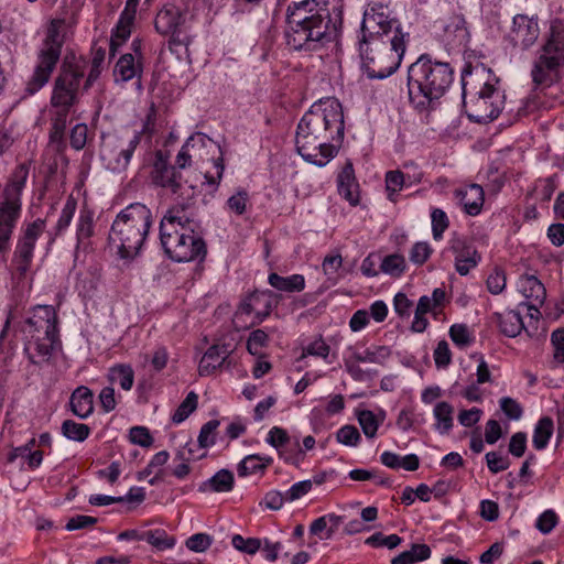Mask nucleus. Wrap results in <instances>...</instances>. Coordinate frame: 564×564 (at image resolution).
Returning <instances> with one entry per match:
<instances>
[{
  "mask_svg": "<svg viewBox=\"0 0 564 564\" xmlns=\"http://www.w3.org/2000/svg\"><path fill=\"white\" fill-rule=\"evenodd\" d=\"M445 32L454 35L459 44H465L469 40V32L466 26V20L463 15H454L445 26Z\"/></svg>",
  "mask_w": 564,
  "mask_h": 564,
  "instance_id": "obj_36",
  "label": "nucleus"
},
{
  "mask_svg": "<svg viewBox=\"0 0 564 564\" xmlns=\"http://www.w3.org/2000/svg\"><path fill=\"white\" fill-rule=\"evenodd\" d=\"M454 80V69L449 63L421 55L408 69L410 102L419 111H427L448 90Z\"/></svg>",
  "mask_w": 564,
  "mask_h": 564,
  "instance_id": "obj_4",
  "label": "nucleus"
},
{
  "mask_svg": "<svg viewBox=\"0 0 564 564\" xmlns=\"http://www.w3.org/2000/svg\"><path fill=\"white\" fill-rule=\"evenodd\" d=\"M285 40L290 48L315 50L334 41L341 28V12L332 17L325 2L293 1L286 9Z\"/></svg>",
  "mask_w": 564,
  "mask_h": 564,
  "instance_id": "obj_2",
  "label": "nucleus"
},
{
  "mask_svg": "<svg viewBox=\"0 0 564 564\" xmlns=\"http://www.w3.org/2000/svg\"><path fill=\"white\" fill-rule=\"evenodd\" d=\"M330 351V347L324 341L323 338L315 339L310 343L304 349L301 358L306 356H315L321 357L323 359H327Z\"/></svg>",
  "mask_w": 564,
  "mask_h": 564,
  "instance_id": "obj_56",
  "label": "nucleus"
},
{
  "mask_svg": "<svg viewBox=\"0 0 564 564\" xmlns=\"http://www.w3.org/2000/svg\"><path fill=\"white\" fill-rule=\"evenodd\" d=\"M527 449V434L524 432L514 433L509 442L508 451L514 457H522Z\"/></svg>",
  "mask_w": 564,
  "mask_h": 564,
  "instance_id": "obj_61",
  "label": "nucleus"
},
{
  "mask_svg": "<svg viewBox=\"0 0 564 564\" xmlns=\"http://www.w3.org/2000/svg\"><path fill=\"white\" fill-rule=\"evenodd\" d=\"M486 464L490 473L498 474L509 468L510 459L498 452H488L485 455Z\"/></svg>",
  "mask_w": 564,
  "mask_h": 564,
  "instance_id": "obj_51",
  "label": "nucleus"
},
{
  "mask_svg": "<svg viewBox=\"0 0 564 564\" xmlns=\"http://www.w3.org/2000/svg\"><path fill=\"white\" fill-rule=\"evenodd\" d=\"M142 132H137L133 138L126 144H120L117 140H109L101 144L100 160L105 167L113 173L124 172L134 150L141 142Z\"/></svg>",
  "mask_w": 564,
  "mask_h": 564,
  "instance_id": "obj_14",
  "label": "nucleus"
},
{
  "mask_svg": "<svg viewBox=\"0 0 564 564\" xmlns=\"http://www.w3.org/2000/svg\"><path fill=\"white\" fill-rule=\"evenodd\" d=\"M84 77L83 69L75 64L64 62L55 78L50 100V141L57 150L65 147L64 137L68 118L75 112L74 106L79 99V86Z\"/></svg>",
  "mask_w": 564,
  "mask_h": 564,
  "instance_id": "obj_5",
  "label": "nucleus"
},
{
  "mask_svg": "<svg viewBox=\"0 0 564 564\" xmlns=\"http://www.w3.org/2000/svg\"><path fill=\"white\" fill-rule=\"evenodd\" d=\"M268 281L272 288L281 292H301L305 288V279L302 274L281 276L278 273H271Z\"/></svg>",
  "mask_w": 564,
  "mask_h": 564,
  "instance_id": "obj_27",
  "label": "nucleus"
},
{
  "mask_svg": "<svg viewBox=\"0 0 564 564\" xmlns=\"http://www.w3.org/2000/svg\"><path fill=\"white\" fill-rule=\"evenodd\" d=\"M454 195L459 200L466 214L477 216L481 212L485 202V192L480 185H466L455 189Z\"/></svg>",
  "mask_w": 564,
  "mask_h": 564,
  "instance_id": "obj_20",
  "label": "nucleus"
},
{
  "mask_svg": "<svg viewBox=\"0 0 564 564\" xmlns=\"http://www.w3.org/2000/svg\"><path fill=\"white\" fill-rule=\"evenodd\" d=\"M358 422L361 426L364 434L368 438H373L376 436L378 427L380 425V422L372 411H370V410L360 411L358 413Z\"/></svg>",
  "mask_w": 564,
  "mask_h": 564,
  "instance_id": "obj_44",
  "label": "nucleus"
},
{
  "mask_svg": "<svg viewBox=\"0 0 564 564\" xmlns=\"http://www.w3.org/2000/svg\"><path fill=\"white\" fill-rule=\"evenodd\" d=\"M539 35L540 28L538 18H530L525 14H517L513 17L510 36L514 46L527 50L536 42Z\"/></svg>",
  "mask_w": 564,
  "mask_h": 564,
  "instance_id": "obj_17",
  "label": "nucleus"
},
{
  "mask_svg": "<svg viewBox=\"0 0 564 564\" xmlns=\"http://www.w3.org/2000/svg\"><path fill=\"white\" fill-rule=\"evenodd\" d=\"M553 359L556 364H564V328H557L551 334Z\"/></svg>",
  "mask_w": 564,
  "mask_h": 564,
  "instance_id": "obj_54",
  "label": "nucleus"
},
{
  "mask_svg": "<svg viewBox=\"0 0 564 564\" xmlns=\"http://www.w3.org/2000/svg\"><path fill=\"white\" fill-rule=\"evenodd\" d=\"M401 541L402 540L398 534H390L388 536H384L381 532H376L375 534L367 538L365 543L373 547L386 546L392 550L397 547L401 543Z\"/></svg>",
  "mask_w": 564,
  "mask_h": 564,
  "instance_id": "obj_49",
  "label": "nucleus"
},
{
  "mask_svg": "<svg viewBox=\"0 0 564 564\" xmlns=\"http://www.w3.org/2000/svg\"><path fill=\"white\" fill-rule=\"evenodd\" d=\"M142 541L148 542L158 551L172 549L175 545V538L169 535L163 529L143 531Z\"/></svg>",
  "mask_w": 564,
  "mask_h": 564,
  "instance_id": "obj_33",
  "label": "nucleus"
},
{
  "mask_svg": "<svg viewBox=\"0 0 564 564\" xmlns=\"http://www.w3.org/2000/svg\"><path fill=\"white\" fill-rule=\"evenodd\" d=\"M271 463V457H261L257 454L249 455L239 463L237 471L240 477H246L258 471H263Z\"/></svg>",
  "mask_w": 564,
  "mask_h": 564,
  "instance_id": "obj_31",
  "label": "nucleus"
},
{
  "mask_svg": "<svg viewBox=\"0 0 564 564\" xmlns=\"http://www.w3.org/2000/svg\"><path fill=\"white\" fill-rule=\"evenodd\" d=\"M153 224L151 209L142 203H132L115 218L109 243L122 259H132L141 250Z\"/></svg>",
  "mask_w": 564,
  "mask_h": 564,
  "instance_id": "obj_6",
  "label": "nucleus"
},
{
  "mask_svg": "<svg viewBox=\"0 0 564 564\" xmlns=\"http://www.w3.org/2000/svg\"><path fill=\"white\" fill-rule=\"evenodd\" d=\"M229 355L230 349L226 345L210 346L200 359L198 366L199 375L209 376L224 364Z\"/></svg>",
  "mask_w": 564,
  "mask_h": 564,
  "instance_id": "obj_22",
  "label": "nucleus"
},
{
  "mask_svg": "<svg viewBox=\"0 0 564 564\" xmlns=\"http://www.w3.org/2000/svg\"><path fill=\"white\" fill-rule=\"evenodd\" d=\"M219 425V420H210L200 427L197 438L198 446L200 448H208L215 444L216 433Z\"/></svg>",
  "mask_w": 564,
  "mask_h": 564,
  "instance_id": "obj_42",
  "label": "nucleus"
},
{
  "mask_svg": "<svg viewBox=\"0 0 564 564\" xmlns=\"http://www.w3.org/2000/svg\"><path fill=\"white\" fill-rule=\"evenodd\" d=\"M499 405L501 411L506 414V416L510 420L517 421L520 420L523 414V409L518 401L512 399L511 397H502L499 400Z\"/></svg>",
  "mask_w": 564,
  "mask_h": 564,
  "instance_id": "obj_52",
  "label": "nucleus"
},
{
  "mask_svg": "<svg viewBox=\"0 0 564 564\" xmlns=\"http://www.w3.org/2000/svg\"><path fill=\"white\" fill-rule=\"evenodd\" d=\"M405 34L401 30L392 36L361 39L359 44L362 68L370 79H383L399 67L405 52Z\"/></svg>",
  "mask_w": 564,
  "mask_h": 564,
  "instance_id": "obj_8",
  "label": "nucleus"
},
{
  "mask_svg": "<svg viewBox=\"0 0 564 564\" xmlns=\"http://www.w3.org/2000/svg\"><path fill=\"white\" fill-rule=\"evenodd\" d=\"M181 12L173 4L163 7L154 20L155 30L162 35H173L180 25Z\"/></svg>",
  "mask_w": 564,
  "mask_h": 564,
  "instance_id": "obj_23",
  "label": "nucleus"
},
{
  "mask_svg": "<svg viewBox=\"0 0 564 564\" xmlns=\"http://www.w3.org/2000/svg\"><path fill=\"white\" fill-rule=\"evenodd\" d=\"M400 29L397 19L391 18L388 7L380 2H373L368 6L364 12L361 22V39L392 36Z\"/></svg>",
  "mask_w": 564,
  "mask_h": 564,
  "instance_id": "obj_13",
  "label": "nucleus"
},
{
  "mask_svg": "<svg viewBox=\"0 0 564 564\" xmlns=\"http://www.w3.org/2000/svg\"><path fill=\"white\" fill-rule=\"evenodd\" d=\"M404 185V174L397 171H389L386 174V191L388 198L391 202H395V195L402 189Z\"/></svg>",
  "mask_w": 564,
  "mask_h": 564,
  "instance_id": "obj_45",
  "label": "nucleus"
},
{
  "mask_svg": "<svg viewBox=\"0 0 564 564\" xmlns=\"http://www.w3.org/2000/svg\"><path fill=\"white\" fill-rule=\"evenodd\" d=\"M151 178L153 184L169 189L178 197L192 199L195 196L196 185L184 180L177 169L167 163L161 151L156 153Z\"/></svg>",
  "mask_w": 564,
  "mask_h": 564,
  "instance_id": "obj_12",
  "label": "nucleus"
},
{
  "mask_svg": "<svg viewBox=\"0 0 564 564\" xmlns=\"http://www.w3.org/2000/svg\"><path fill=\"white\" fill-rule=\"evenodd\" d=\"M212 545V538L206 533H196L186 540V546L194 552H205Z\"/></svg>",
  "mask_w": 564,
  "mask_h": 564,
  "instance_id": "obj_63",
  "label": "nucleus"
},
{
  "mask_svg": "<svg viewBox=\"0 0 564 564\" xmlns=\"http://www.w3.org/2000/svg\"><path fill=\"white\" fill-rule=\"evenodd\" d=\"M197 400V394L191 391L172 415L173 423L180 424L185 421L196 410Z\"/></svg>",
  "mask_w": 564,
  "mask_h": 564,
  "instance_id": "obj_40",
  "label": "nucleus"
},
{
  "mask_svg": "<svg viewBox=\"0 0 564 564\" xmlns=\"http://www.w3.org/2000/svg\"><path fill=\"white\" fill-rule=\"evenodd\" d=\"M108 378L112 383H119L121 389L131 390L134 381V371L130 365H116L109 369Z\"/></svg>",
  "mask_w": 564,
  "mask_h": 564,
  "instance_id": "obj_32",
  "label": "nucleus"
},
{
  "mask_svg": "<svg viewBox=\"0 0 564 564\" xmlns=\"http://www.w3.org/2000/svg\"><path fill=\"white\" fill-rule=\"evenodd\" d=\"M94 231L93 216L89 212L80 213L77 224V238L84 240L89 238Z\"/></svg>",
  "mask_w": 564,
  "mask_h": 564,
  "instance_id": "obj_60",
  "label": "nucleus"
},
{
  "mask_svg": "<svg viewBox=\"0 0 564 564\" xmlns=\"http://www.w3.org/2000/svg\"><path fill=\"white\" fill-rule=\"evenodd\" d=\"M77 207V202L73 196H69L61 212L59 218L55 227V235H61L69 225L74 217Z\"/></svg>",
  "mask_w": 564,
  "mask_h": 564,
  "instance_id": "obj_43",
  "label": "nucleus"
},
{
  "mask_svg": "<svg viewBox=\"0 0 564 564\" xmlns=\"http://www.w3.org/2000/svg\"><path fill=\"white\" fill-rule=\"evenodd\" d=\"M30 164H18L10 173L0 195V252L8 247L13 228L21 214V195L29 177Z\"/></svg>",
  "mask_w": 564,
  "mask_h": 564,
  "instance_id": "obj_9",
  "label": "nucleus"
},
{
  "mask_svg": "<svg viewBox=\"0 0 564 564\" xmlns=\"http://www.w3.org/2000/svg\"><path fill=\"white\" fill-rule=\"evenodd\" d=\"M210 141L205 134L196 133L191 135L184 145L181 148L177 156H176V169H185L191 163V153L189 149H195L196 147H205L206 143Z\"/></svg>",
  "mask_w": 564,
  "mask_h": 564,
  "instance_id": "obj_30",
  "label": "nucleus"
},
{
  "mask_svg": "<svg viewBox=\"0 0 564 564\" xmlns=\"http://www.w3.org/2000/svg\"><path fill=\"white\" fill-rule=\"evenodd\" d=\"M391 351L386 346H379L375 349H366L364 352H352V358L358 362H371V364H382L387 358H389Z\"/></svg>",
  "mask_w": 564,
  "mask_h": 564,
  "instance_id": "obj_38",
  "label": "nucleus"
},
{
  "mask_svg": "<svg viewBox=\"0 0 564 564\" xmlns=\"http://www.w3.org/2000/svg\"><path fill=\"white\" fill-rule=\"evenodd\" d=\"M141 73V67L135 64L134 56L130 53L123 54L117 62L113 76L116 82H128Z\"/></svg>",
  "mask_w": 564,
  "mask_h": 564,
  "instance_id": "obj_28",
  "label": "nucleus"
},
{
  "mask_svg": "<svg viewBox=\"0 0 564 564\" xmlns=\"http://www.w3.org/2000/svg\"><path fill=\"white\" fill-rule=\"evenodd\" d=\"M249 195L246 189H239L235 195L230 196L227 200L229 209L237 215H242L246 212Z\"/></svg>",
  "mask_w": 564,
  "mask_h": 564,
  "instance_id": "obj_58",
  "label": "nucleus"
},
{
  "mask_svg": "<svg viewBox=\"0 0 564 564\" xmlns=\"http://www.w3.org/2000/svg\"><path fill=\"white\" fill-rule=\"evenodd\" d=\"M33 250L34 245L24 241L19 242L15 250L14 261L17 263V270L21 274H24L29 270L33 258Z\"/></svg>",
  "mask_w": 564,
  "mask_h": 564,
  "instance_id": "obj_39",
  "label": "nucleus"
},
{
  "mask_svg": "<svg viewBox=\"0 0 564 564\" xmlns=\"http://www.w3.org/2000/svg\"><path fill=\"white\" fill-rule=\"evenodd\" d=\"M129 438L131 443L142 447H149L153 443V437L151 436L149 430L144 426H134L130 429Z\"/></svg>",
  "mask_w": 564,
  "mask_h": 564,
  "instance_id": "obj_59",
  "label": "nucleus"
},
{
  "mask_svg": "<svg viewBox=\"0 0 564 564\" xmlns=\"http://www.w3.org/2000/svg\"><path fill=\"white\" fill-rule=\"evenodd\" d=\"M269 336L264 329H254L250 333L247 339V350L253 355L258 356L261 352V349L268 345Z\"/></svg>",
  "mask_w": 564,
  "mask_h": 564,
  "instance_id": "obj_47",
  "label": "nucleus"
},
{
  "mask_svg": "<svg viewBox=\"0 0 564 564\" xmlns=\"http://www.w3.org/2000/svg\"><path fill=\"white\" fill-rule=\"evenodd\" d=\"M267 442L280 451L283 446H285L290 442V436L288 432L279 426H273L268 434Z\"/></svg>",
  "mask_w": 564,
  "mask_h": 564,
  "instance_id": "obj_62",
  "label": "nucleus"
},
{
  "mask_svg": "<svg viewBox=\"0 0 564 564\" xmlns=\"http://www.w3.org/2000/svg\"><path fill=\"white\" fill-rule=\"evenodd\" d=\"M432 253V248L427 242H416L410 250V261L416 265H422L426 262Z\"/></svg>",
  "mask_w": 564,
  "mask_h": 564,
  "instance_id": "obj_55",
  "label": "nucleus"
},
{
  "mask_svg": "<svg viewBox=\"0 0 564 564\" xmlns=\"http://www.w3.org/2000/svg\"><path fill=\"white\" fill-rule=\"evenodd\" d=\"M69 405L72 412L80 417H88L94 411V394L93 391L85 387L79 386L70 395Z\"/></svg>",
  "mask_w": 564,
  "mask_h": 564,
  "instance_id": "obj_24",
  "label": "nucleus"
},
{
  "mask_svg": "<svg viewBox=\"0 0 564 564\" xmlns=\"http://www.w3.org/2000/svg\"><path fill=\"white\" fill-rule=\"evenodd\" d=\"M520 286L527 302L520 305L527 306L528 311H534L539 314V307L543 305L546 291L542 282L534 275H522L520 279Z\"/></svg>",
  "mask_w": 564,
  "mask_h": 564,
  "instance_id": "obj_19",
  "label": "nucleus"
},
{
  "mask_svg": "<svg viewBox=\"0 0 564 564\" xmlns=\"http://www.w3.org/2000/svg\"><path fill=\"white\" fill-rule=\"evenodd\" d=\"M278 303L279 297L272 291H254L242 300L236 315H253L251 325H259L271 314Z\"/></svg>",
  "mask_w": 564,
  "mask_h": 564,
  "instance_id": "obj_16",
  "label": "nucleus"
},
{
  "mask_svg": "<svg viewBox=\"0 0 564 564\" xmlns=\"http://www.w3.org/2000/svg\"><path fill=\"white\" fill-rule=\"evenodd\" d=\"M235 484L234 474L228 469H220L213 477L199 485L200 492H229Z\"/></svg>",
  "mask_w": 564,
  "mask_h": 564,
  "instance_id": "obj_25",
  "label": "nucleus"
},
{
  "mask_svg": "<svg viewBox=\"0 0 564 564\" xmlns=\"http://www.w3.org/2000/svg\"><path fill=\"white\" fill-rule=\"evenodd\" d=\"M339 443L347 446H357L361 440L360 433L354 425H344L336 434Z\"/></svg>",
  "mask_w": 564,
  "mask_h": 564,
  "instance_id": "obj_53",
  "label": "nucleus"
},
{
  "mask_svg": "<svg viewBox=\"0 0 564 564\" xmlns=\"http://www.w3.org/2000/svg\"><path fill=\"white\" fill-rule=\"evenodd\" d=\"M130 23H123V21L119 20L110 39V54L115 55L116 50L120 46L131 34Z\"/></svg>",
  "mask_w": 564,
  "mask_h": 564,
  "instance_id": "obj_50",
  "label": "nucleus"
},
{
  "mask_svg": "<svg viewBox=\"0 0 564 564\" xmlns=\"http://www.w3.org/2000/svg\"><path fill=\"white\" fill-rule=\"evenodd\" d=\"M405 259L402 254L393 253L383 258L380 269L383 273L400 276L405 271Z\"/></svg>",
  "mask_w": 564,
  "mask_h": 564,
  "instance_id": "obj_41",
  "label": "nucleus"
},
{
  "mask_svg": "<svg viewBox=\"0 0 564 564\" xmlns=\"http://www.w3.org/2000/svg\"><path fill=\"white\" fill-rule=\"evenodd\" d=\"M88 128L85 123H77L70 131V147L76 150H83L87 142Z\"/></svg>",
  "mask_w": 564,
  "mask_h": 564,
  "instance_id": "obj_57",
  "label": "nucleus"
},
{
  "mask_svg": "<svg viewBox=\"0 0 564 564\" xmlns=\"http://www.w3.org/2000/svg\"><path fill=\"white\" fill-rule=\"evenodd\" d=\"M491 72L485 67L463 72V102L476 122L496 119L502 110L503 95L490 82Z\"/></svg>",
  "mask_w": 564,
  "mask_h": 564,
  "instance_id": "obj_7",
  "label": "nucleus"
},
{
  "mask_svg": "<svg viewBox=\"0 0 564 564\" xmlns=\"http://www.w3.org/2000/svg\"><path fill=\"white\" fill-rule=\"evenodd\" d=\"M337 187L339 195L347 199L350 205L355 206L359 203L358 184L351 162H347L338 174Z\"/></svg>",
  "mask_w": 564,
  "mask_h": 564,
  "instance_id": "obj_21",
  "label": "nucleus"
},
{
  "mask_svg": "<svg viewBox=\"0 0 564 564\" xmlns=\"http://www.w3.org/2000/svg\"><path fill=\"white\" fill-rule=\"evenodd\" d=\"M451 250L455 253V268L460 275H466L480 261L476 248L465 239L456 237L451 240Z\"/></svg>",
  "mask_w": 564,
  "mask_h": 564,
  "instance_id": "obj_18",
  "label": "nucleus"
},
{
  "mask_svg": "<svg viewBox=\"0 0 564 564\" xmlns=\"http://www.w3.org/2000/svg\"><path fill=\"white\" fill-rule=\"evenodd\" d=\"M231 544L236 550L253 555L261 549L262 541L258 538L245 539L240 534H235L232 536Z\"/></svg>",
  "mask_w": 564,
  "mask_h": 564,
  "instance_id": "obj_46",
  "label": "nucleus"
},
{
  "mask_svg": "<svg viewBox=\"0 0 564 564\" xmlns=\"http://www.w3.org/2000/svg\"><path fill=\"white\" fill-rule=\"evenodd\" d=\"M564 65V23L553 20L544 35V44L534 62L531 76L535 85H549L561 66Z\"/></svg>",
  "mask_w": 564,
  "mask_h": 564,
  "instance_id": "obj_11",
  "label": "nucleus"
},
{
  "mask_svg": "<svg viewBox=\"0 0 564 564\" xmlns=\"http://www.w3.org/2000/svg\"><path fill=\"white\" fill-rule=\"evenodd\" d=\"M506 288V275L502 270L495 269L487 279V289L491 294H500Z\"/></svg>",
  "mask_w": 564,
  "mask_h": 564,
  "instance_id": "obj_64",
  "label": "nucleus"
},
{
  "mask_svg": "<svg viewBox=\"0 0 564 564\" xmlns=\"http://www.w3.org/2000/svg\"><path fill=\"white\" fill-rule=\"evenodd\" d=\"M31 339L34 341V349L40 359H36L34 355L30 354L29 355L30 361L34 365H39L42 361L48 360V358L52 354L54 344L56 343L57 338L48 339L45 336V337H41V339H39V338H31Z\"/></svg>",
  "mask_w": 564,
  "mask_h": 564,
  "instance_id": "obj_37",
  "label": "nucleus"
},
{
  "mask_svg": "<svg viewBox=\"0 0 564 564\" xmlns=\"http://www.w3.org/2000/svg\"><path fill=\"white\" fill-rule=\"evenodd\" d=\"M64 24V20L54 19L46 30L45 37L37 52L34 72L26 82L25 89L30 95L37 93L48 83L61 58L64 45V35L62 34Z\"/></svg>",
  "mask_w": 564,
  "mask_h": 564,
  "instance_id": "obj_10",
  "label": "nucleus"
},
{
  "mask_svg": "<svg viewBox=\"0 0 564 564\" xmlns=\"http://www.w3.org/2000/svg\"><path fill=\"white\" fill-rule=\"evenodd\" d=\"M453 406L445 401L438 402L434 408V416L437 421L436 429L440 433H448L453 426Z\"/></svg>",
  "mask_w": 564,
  "mask_h": 564,
  "instance_id": "obj_34",
  "label": "nucleus"
},
{
  "mask_svg": "<svg viewBox=\"0 0 564 564\" xmlns=\"http://www.w3.org/2000/svg\"><path fill=\"white\" fill-rule=\"evenodd\" d=\"M431 220L433 238L438 240L442 238L444 231L448 228V217L444 210L434 208L431 213Z\"/></svg>",
  "mask_w": 564,
  "mask_h": 564,
  "instance_id": "obj_48",
  "label": "nucleus"
},
{
  "mask_svg": "<svg viewBox=\"0 0 564 564\" xmlns=\"http://www.w3.org/2000/svg\"><path fill=\"white\" fill-rule=\"evenodd\" d=\"M344 113L335 98L313 104L300 120L295 145L299 154L317 166L326 165L344 139Z\"/></svg>",
  "mask_w": 564,
  "mask_h": 564,
  "instance_id": "obj_1",
  "label": "nucleus"
},
{
  "mask_svg": "<svg viewBox=\"0 0 564 564\" xmlns=\"http://www.w3.org/2000/svg\"><path fill=\"white\" fill-rule=\"evenodd\" d=\"M553 430L554 423L550 416H543L538 421L532 437V444L535 449L542 451L547 446L553 435Z\"/></svg>",
  "mask_w": 564,
  "mask_h": 564,
  "instance_id": "obj_29",
  "label": "nucleus"
},
{
  "mask_svg": "<svg viewBox=\"0 0 564 564\" xmlns=\"http://www.w3.org/2000/svg\"><path fill=\"white\" fill-rule=\"evenodd\" d=\"M198 224L188 205L170 208L160 223V240L167 257L175 262L203 261L207 249L197 232Z\"/></svg>",
  "mask_w": 564,
  "mask_h": 564,
  "instance_id": "obj_3",
  "label": "nucleus"
},
{
  "mask_svg": "<svg viewBox=\"0 0 564 564\" xmlns=\"http://www.w3.org/2000/svg\"><path fill=\"white\" fill-rule=\"evenodd\" d=\"M63 435L72 441L84 442L90 433V427L73 420H66L62 424Z\"/></svg>",
  "mask_w": 564,
  "mask_h": 564,
  "instance_id": "obj_35",
  "label": "nucleus"
},
{
  "mask_svg": "<svg viewBox=\"0 0 564 564\" xmlns=\"http://www.w3.org/2000/svg\"><path fill=\"white\" fill-rule=\"evenodd\" d=\"M495 317L498 322L501 333L508 337H517L523 329V321L521 314L516 311L506 313H496Z\"/></svg>",
  "mask_w": 564,
  "mask_h": 564,
  "instance_id": "obj_26",
  "label": "nucleus"
},
{
  "mask_svg": "<svg viewBox=\"0 0 564 564\" xmlns=\"http://www.w3.org/2000/svg\"><path fill=\"white\" fill-rule=\"evenodd\" d=\"M23 333L31 338H57V315L53 306L39 305L33 308L32 315L25 321Z\"/></svg>",
  "mask_w": 564,
  "mask_h": 564,
  "instance_id": "obj_15",
  "label": "nucleus"
}]
</instances>
